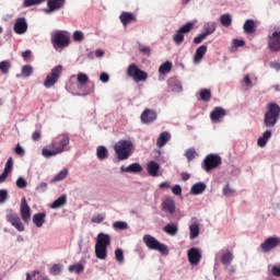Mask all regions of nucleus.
I'll return each mask as SVG.
<instances>
[{
    "label": "nucleus",
    "instance_id": "nucleus-33",
    "mask_svg": "<svg viewBox=\"0 0 280 280\" xmlns=\"http://www.w3.org/2000/svg\"><path fill=\"white\" fill-rule=\"evenodd\" d=\"M163 231L167 233V235H176V233H178V224L168 223L164 226Z\"/></svg>",
    "mask_w": 280,
    "mask_h": 280
},
{
    "label": "nucleus",
    "instance_id": "nucleus-49",
    "mask_svg": "<svg viewBox=\"0 0 280 280\" xmlns=\"http://www.w3.org/2000/svg\"><path fill=\"white\" fill-rule=\"evenodd\" d=\"M73 40L75 43H82V40H84V33H82L81 31H75L73 33Z\"/></svg>",
    "mask_w": 280,
    "mask_h": 280
},
{
    "label": "nucleus",
    "instance_id": "nucleus-18",
    "mask_svg": "<svg viewBox=\"0 0 280 280\" xmlns=\"http://www.w3.org/2000/svg\"><path fill=\"white\" fill-rule=\"evenodd\" d=\"M158 114L154 112V109H144L140 116V119L143 124H154V120L156 119Z\"/></svg>",
    "mask_w": 280,
    "mask_h": 280
},
{
    "label": "nucleus",
    "instance_id": "nucleus-4",
    "mask_svg": "<svg viewBox=\"0 0 280 280\" xmlns=\"http://www.w3.org/2000/svg\"><path fill=\"white\" fill-rule=\"evenodd\" d=\"M114 150L118 156V161H126L130 158L132 142L130 140H120L115 144Z\"/></svg>",
    "mask_w": 280,
    "mask_h": 280
},
{
    "label": "nucleus",
    "instance_id": "nucleus-50",
    "mask_svg": "<svg viewBox=\"0 0 280 280\" xmlns=\"http://www.w3.org/2000/svg\"><path fill=\"white\" fill-rule=\"evenodd\" d=\"M60 272H62V266L55 264L52 265V267L50 268V275H60Z\"/></svg>",
    "mask_w": 280,
    "mask_h": 280
},
{
    "label": "nucleus",
    "instance_id": "nucleus-34",
    "mask_svg": "<svg viewBox=\"0 0 280 280\" xmlns=\"http://www.w3.org/2000/svg\"><path fill=\"white\" fill-rule=\"evenodd\" d=\"M243 30L245 34H255V21L247 20L243 25Z\"/></svg>",
    "mask_w": 280,
    "mask_h": 280
},
{
    "label": "nucleus",
    "instance_id": "nucleus-62",
    "mask_svg": "<svg viewBox=\"0 0 280 280\" xmlns=\"http://www.w3.org/2000/svg\"><path fill=\"white\" fill-rule=\"evenodd\" d=\"M36 275H40V271L34 270V271H32V273L26 272V280H32V279H34V277H36Z\"/></svg>",
    "mask_w": 280,
    "mask_h": 280
},
{
    "label": "nucleus",
    "instance_id": "nucleus-44",
    "mask_svg": "<svg viewBox=\"0 0 280 280\" xmlns=\"http://www.w3.org/2000/svg\"><path fill=\"white\" fill-rule=\"evenodd\" d=\"M69 272H75L77 275H80L82 272H84V265L82 264H77V265H71L68 268Z\"/></svg>",
    "mask_w": 280,
    "mask_h": 280
},
{
    "label": "nucleus",
    "instance_id": "nucleus-55",
    "mask_svg": "<svg viewBox=\"0 0 280 280\" xmlns=\"http://www.w3.org/2000/svg\"><path fill=\"white\" fill-rule=\"evenodd\" d=\"M8 200V190L0 189V205H3Z\"/></svg>",
    "mask_w": 280,
    "mask_h": 280
},
{
    "label": "nucleus",
    "instance_id": "nucleus-11",
    "mask_svg": "<svg viewBox=\"0 0 280 280\" xmlns=\"http://www.w3.org/2000/svg\"><path fill=\"white\" fill-rule=\"evenodd\" d=\"M7 221L12 224L19 231L22 233V231H25V225L23 224V221H21V218H19V214L14 212L13 210H10L7 214Z\"/></svg>",
    "mask_w": 280,
    "mask_h": 280
},
{
    "label": "nucleus",
    "instance_id": "nucleus-14",
    "mask_svg": "<svg viewBox=\"0 0 280 280\" xmlns=\"http://www.w3.org/2000/svg\"><path fill=\"white\" fill-rule=\"evenodd\" d=\"M280 244L279 237H269L262 244H260V248L262 253H270V250H275L277 246Z\"/></svg>",
    "mask_w": 280,
    "mask_h": 280
},
{
    "label": "nucleus",
    "instance_id": "nucleus-60",
    "mask_svg": "<svg viewBox=\"0 0 280 280\" xmlns=\"http://www.w3.org/2000/svg\"><path fill=\"white\" fill-rule=\"evenodd\" d=\"M271 273L273 275V277H280V265H275L271 268Z\"/></svg>",
    "mask_w": 280,
    "mask_h": 280
},
{
    "label": "nucleus",
    "instance_id": "nucleus-53",
    "mask_svg": "<svg viewBox=\"0 0 280 280\" xmlns=\"http://www.w3.org/2000/svg\"><path fill=\"white\" fill-rule=\"evenodd\" d=\"M139 51L141 54H144V56H150V54H152V49H150V47L143 46V45L139 46Z\"/></svg>",
    "mask_w": 280,
    "mask_h": 280
},
{
    "label": "nucleus",
    "instance_id": "nucleus-32",
    "mask_svg": "<svg viewBox=\"0 0 280 280\" xmlns=\"http://www.w3.org/2000/svg\"><path fill=\"white\" fill-rule=\"evenodd\" d=\"M65 205H67V195H61L51 203L50 209H60V207H65Z\"/></svg>",
    "mask_w": 280,
    "mask_h": 280
},
{
    "label": "nucleus",
    "instance_id": "nucleus-13",
    "mask_svg": "<svg viewBox=\"0 0 280 280\" xmlns=\"http://www.w3.org/2000/svg\"><path fill=\"white\" fill-rule=\"evenodd\" d=\"M20 215L25 224H30V221L32 220V209L30 208V205H27L25 197L22 198Z\"/></svg>",
    "mask_w": 280,
    "mask_h": 280
},
{
    "label": "nucleus",
    "instance_id": "nucleus-29",
    "mask_svg": "<svg viewBox=\"0 0 280 280\" xmlns=\"http://www.w3.org/2000/svg\"><path fill=\"white\" fill-rule=\"evenodd\" d=\"M270 137H272V131L266 130L260 138L257 140V144L259 148H266V144L270 140Z\"/></svg>",
    "mask_w": 280,
    "mask_h": 280
},
{
    "label": "nucleus",
    "instance_id": "nucleus-54",
    "mask_svg": "<svg viewBox=\"0 0 280 280\" xmlns=\"http://www.w3.org/2000/svg\"><path fill=\"white\" fill-rule=\"evenodd\" d=\"M104 214H96L92 218V222L94 224H102V222H104Z\"/></svg>",
    "mask_w": 280,
    "mask_h": 280
},
{
    "label": "nucleus",
    "instance_id": "nucleus-41",
    "mask_svg": "<svg viewBox=\"0 0 280 280\" xmlns=\"http://www.w3.org/2000/svg\"><path fill=\"white\" fill-rule=\"evenodd\" d=\"M97 159L100 161H104V159H108V149L105 147H98L96 150Z\"/></svg>",
    "mask_w": 280,
    "mask_h": 280
},
{
    "label": "nucleus",
    "instance_id": "nucleus-47",
    "mask_svg": "<svg viewBox=\"0 0 280 280\" xmlns=\"http://www.w3.org/2000/svg\"><path fill=\"white\" fill-rule=\"evenodd\" d=\"M185 156H186L187 161H194V159H196V156H198V153L196 152L195 148H190L185 152Z\"/></svg>",
    "mask_w": 280,
    "mask_h": 280
},
{
    "label": "nucleus",
    "instance_id": "nucleus-39",
    "mask_svg": "<svg viewBox=\"0 0 280 280\" xmlns=\"http://www.w3.org/2000/svg\"><path fill=\"white\" fill-rule=\"evenodd\" d=\"M233 257L234 256L232 252H226L221 257V264H223V266H231V262L233 261Z\"/></svg>",
    "mask_w": 280,
    "mask_h": 280
},
{
    "label": "nucleus",
    "instance_id": "nucleus-58",
    "mask_svg": "<svg viewBox=\"0 0 280 280\" xmlns=\"http://www.w3.org/2000/svg\"><path fill=\"white\" fill-rule=\"evenodd\" d=\"M233 194H235V190L231 188V186L228 184L224 188H223V195L224 196H233Z\"/></svg>",
    "mask_w": 280,
    "mask_h": 280
},
{
    "label": "nucleus",
    "instance_id": "nucleus-31",
    "mask_svg": "<svg viewBox=\"0 0 280 280\" xmlns=\"http://www.w3.org/2000/svg\"><path fill=\"white\" fill-rule=\"evenodd\" d=\"M162 207L164 211H167V213H174L176 211V203L172 199L163 201Z\"/></svg>",
    "mask_w": 280,
    "mask_h": 280
},
{
    "label": "nucleus",
    "instance_id": "nucleus-7",
    "mask_svg": "<svg viewBox=\"0 0 280 280\" xmlns=\"http://www.w3.org/2000/svg\"><path fill=\"white\" fill-rule=\"evenodd\" d=\"M84 86H88V90L83 92V95H91V93L95 91V84L89 81V75L80 72L77 75V88L79 89V91H82Z\"/></svg>",
    "mask_w": 280,
    "mask_h": 280
},
{
    "label": "nucleus",
    "instance_id": "nucleus-26",
    "mask_svg": "<svg viewBox=\"0 0 280 280\" xmlns=\"http://www.w3.org/2000/svg\"><path fill=\"white\" fill-rule=\"evenodd\" d=\"M45 218H47V214L45 212H39L33 215V223L35 226L40 229L45 224Z\"/></svg>",
    "mask_w": 280,
    "mask_h": 280
},
{
    "label": "nucleus",
    "instance_id": "nucleus-15",
    "mask_svg": "<svg viewBox=\"0 0 280 280\" xmlns=\"http://www.w3.org/2000/svg\"><path fill=\"white\" fill-rule=\"evenodd\" d=\"M187 257L191 266H198L200 264V259H202V254L200 253V249L191 247L187 253Z\"/></svg>",
    "mask_w": 280,
    "mask_h": 280
},
{
    "label": "nucleus",
    "instance_id": "nucleus-30",
    "mask_svg": "<svg viewBox=\"0 0 280 280\" xmlns=\"http://www.w3.org/2000/svg\"><path fill=\"white\" fill-rule=\"evenodd\" d=\"M172 139V135L167 131H163L160 137L158 138L156 145L158 148H163Z\"/></svg>",
    "mask_w": 280,
    "mask_h": 280
},
{
    "label": "nucleus",
    "instance_id": "nucleus-46",
    "mask_svg": "<svg viewBox=\"0 0 280 280\" xmlns=\"http://www.w3.org/2000/svg\"><path fill=\"white\" fill-rule=\"evenodd\" d=\"M34 73V68L30 65H25L22 67V78H30Z\"/></svg>",
    "mask_w": 280,
    "mask_h": 280
},
{
    "label": "nucleus",
    "instance_id": "nucleus-16",
    "mask_svg": "<svg viewBox=\"0 0 280 280\" xmlns=\"http://www.w3.org/2000/svg\"><path fill=\"white\" fill-rule=\"evenodd\" d=\"M57 142L51 141L48 147H45L42 150V154L45 156V159H49L51 156H56L57 154H61V149L56 148Z\"/></svg>",
    "mask_w": 280,
    "mask_h": 280
},
{
    "label": "nucleus",
    "instance_id": "nucleus-19",
    "mask_svg": "<svg viewBox=\"0 0 280 280\" xmlns=\"http://www.w3.org/2000/svg\"><path fill=\"white\" fill-rule=\"evenodd\" d=\"M13 32L19 35L25 34L27 32V20L25 18H18L13 26Z\"/></svg>",
    "mask_w": 280,
    "mask_h": 280
},
{
    "label": "nucleus",
    "instance_id": "nucleus-22",
    "mask_svg": "<svg viewBox=\"0 0 280 280\" xmlns=\"http://www.w3.org/2000/svg\"><path fill=\"white\" fill-rule=\"evenodd\" d=\"M120 172H126L127 174H139L143 172V167L139 163H132L129 166H121Z\"/></svg>",
    "mask_w": 280,
    "mask_h": 280
},
{
    "label": "nucleus",
    "instance_id": "nucleus-23",
    "mask_svg": "<svg viewBox=\"0 0 280 280\" xmlns=\"http://www.w3.org/2000/svg\"><path fill=\"white\" fill-rule=\"evenodd\" d=\"M95 245L108 248V246H110V235L98 233Z\"/></svg>",
    "mask_w": 280,
    "mask_h": 280
},
{
    "label": "nucleus",
    "instance_id": "nucleus-21",
    "mask_svg": "<svg viewBox=\"0 0 280 280\" xmlns=\"http://www.w3.org/2000/svg\"><path fill=\"white\" fill-rule=\"evenodd\" d=\"M223 117H226V109L222 108V107H215L211 113H210V119L211 121H213L214 124H218V121H220V119H222Z\"/></svg>",
    "mask_w": 280,
    "mask_h": 280
},
{
    "label": "nucleus",
    "instance_id": "nucleus-57",
    "mask_svg": "<svg viewBox=\"0 0 280 280\" xmlns=\"http://www.w3.org/2000/svg\"><path fill=\"white\" fill-rule=\"evenodd\" d=\"M205 38H207V34L201 33L197 37L194 38V44L200 45V43H202V40H205Z\"/></svg>",
    "mask_w": 280,
    "mask_h": 280
},
{
    "label": "nucleus",
    "instance_id": "nucleus-28",
    "mask_svg": "<svg viewBox=\"0 0 280 280\" xmlns=\"http://www.w3.org/2000/svg\"><path fill=\"white\" fill-rule=\"evenodd\" d=\"M206 189H207L206 183H197L192 185L190 189V194H192L194 196H200V194H203Z\"/></svg>",
    "mask_w": 280,
    "mask_h": 280
},
{
    "label": "nucleus",
    "instance_id": "nucleus-59",
    "mask_svg": "<svg viewBox=\"0 0 280 280\" xmlns=\"http://www.w3.org/2000/svg\"><path fill=\"white\" fill-rule=\"evenodd\" d=\"M172 91L174 93H180V91H183V85L180 82H175V84L172 86Z\"/></svg>",
    "mask_w": 280,
    "mask_h": 280
},
{
    "label": "nucleus",
    "instance_id": "nucleus-61",
    "mask_svg": "<svg viewBox=\"0 0 280 280\" xmlns=\"http://www.w3.org/2000/svg\"><path fill=\"white\" fill-rule=\"evenodd\" d=\"M172 191L175 196H180V194H183V188H180L179 185H175L173 188H172Z\"/></svg>",
    "mask_w": 280,
    "mask_h": 280
},
{
    "label": "nucleus",
    "instance_id": "nucleus-27",
    "mask_svg": "<svg viewBox=\"0 0 280 280\" xmlns=\"http://www.w3.org/2000/svg\"><path fill=\"white\" fill-rule=\"evenodd\" d=\"M95 256L97 259H106L108 257V247L95 245Z\"/></svg>",
    "mask_w": 280,
    "mask_h": 280
},
{
    "label": "nucleus",
    "instance_id": "nucleus-17",
    "mask_svg": "<svg viewBox=\"0 0 280 280\" xmlns=\"http://www.w3.org/2000/svg\"><path fill=\"white\" fill-rule=\"evenodd\" d=\"M55 141L57 144L55 145V148L57 150H61V153L65 152V149L67 148V145H69L70 143V139H69V133H61L59 135Z\"/></svg>",
    "mask_w": 280,
    "mask_h": 280
},
{
    "label": "nucleus",
    "instance_id": "nucleus-8",
    "mask_svg": "<svg viewBox=\"0 0 280 280\" xmlns=\"http://www.w3.org/2000/svg\"><path fill=\"white\" fill-rule=\"evenodd\" d=\"M128 78H132L136 82H145L148 80V72L139 69L137 63H131L127 69Z\"/></svg>",
    "mask_w": 280,
    "mask_h": 280
},
{
    "label": "nucleus",
    "instance_id": "nucleus-25",
    "mask_svg": "<svg viewBox=\"0 0 280 280\" xmlns=\"http://www.w3.org/2000/svg\"><path fill=\"white\" fill-rule=\"evenodd\" d=\"M149 176H159V171L161 170V166L155 161H151L148 163L147 166Z\"/></svg>",
    "mask_w": 280,
    "mask_h": 280
},
{
    "label": "nucleus",
    "instance_id": "nucleus-37",
    "mask_svg": "<svg viewBox=\"0 0 280 280\" xmlns=\"http://www.w3.org/2000/svg\"><path fill=\"white\" fill-rule=\"evenodd\" d=\"M189 231H190V240H196V237H198V235H200V224L192 223L189 226Z\"/></svg>",
    "mask_w": 280,
    "mask_h": 280
},
{
    "label": "nucleus",
    "instance_id": "nucleus-5",
    "mask_svg": "<svg viewBox=\"0 0 280 280\" xmlns=\"http://www.w3.org/2000/svg\"><path fill=\"white\" fill-rule=\"evenodd\" d=\"M143 242L145 246L150 248V250H158L161 255H170V249H167V245L159 242L154 238V236L145 234L143 236Z\"/></svg>",
    "mask_w": 280,
    "mask_h": 280
},
{
    "label": "nucleus",
    "instance_id": "nucleus-52",
    "mask_svg": "<svg viewBox=\"0 0 280 280\" xmlns=\"http://www.w3.org/2000/svg\"><path fill=\"white\" fill-rule=\"evenodd\" d=\"M16 187H19V189H25V187H27V180L23 177H19L16 179Z\"/></svg>",
    "mask_w": 280,
    "mask_h": 280
},
{
    "label": "nucleus",
    "instance_id": "nucleus-6",
    "mask_svg": "<svg viewBox=\"0 0 280 280\" xmlns=\"http://www.w3.org/2000/svg\"><path fill=\"white\" fill-rule=\"evenodd\" d=\"M222 165V158L218 154H209L205 158L202 162V168L205 172H211V170H217Z\"/></svg>",
    "mask_w": 280,
    "mask_h": 280
},
{
    "label": "nucleus",
    "instance_id": "nucleus-48",
    "mask_svg": "<svg viewBox=\"0 0 280 280\" xmlns=\"http://www.w3.org/2000/svg\"><path fill=\"white\" fill-rule=\"evenodd\" d=\"M115 259L118 261V264H124V249L117 248L115 250Z\"/></svg>",
    "mask_w": 280,
    "mask_h": 280
},
{
    "label": "nucleus",
    "instance_id": "nucleus-56",
    "mask_svg": "<svg viewBox=\"0 0 280 280\" xmlns=\"http://www.w3.org/2000/svg\"><path fill=\"white\" fill-rule=\"evenodd\" d=\"M232 45L237 49L238 47H244L246 42H244V39H233Z\"/></svg>",
    "mask_w": 280,
    "mask_h": 280
},
{
    "label": "nucleus",
    "instance_id": "nucleus-43",
    "mask_svg": "<svg viewBox=\"0 0 280 280\" xmlns=\"http://www.w3.org/2000/svg\"><path fill=\"white\" fill-rule=\"evenodd\" d=\"M202 102H211V90L202 89L199 92Z\"/></svg>",
    "mask_w": 280,
    "mask_h": 280
},
{
    "label": "nucleus",
    "instance_id": "nucleus-9",
    "mask_svg": "<svg viewBox=\"0 0 280 280\" xmlns=\"http://www.w3.org/2000/svg\"><path fill=\"white\" fill-rule=\"evenodd\" d=\"M60 75H62V66H56L51 69L50 73L47 74L46 80L44 81V86L46 89H51L58 80H60Z\"/></svg>",
    "mask_w": 280,
    "mask_h": 280
},
{
    "label": "nucleus",
    "instance_id": "nucleus-40",
    "mask_svg": "<svg viewBox=\"0 0 280 280\" xmlns=\"http://www.w3.org/2000/svg\"><path fill=\"white\" fill-rule=\"evenodd\" d=\"M170 71H172V62L170 61H165L159 68V73H161V75H165V73H170Z\"/></svg>",
    "mask_w": 280,
    "mask_h": 280
},
{
    "label": "nucleus",
    "instance_id": "nucleus-2",
    "mask_svg": "<svg viewBox=\"0 0 280 280\" xmlns=\"http://www.w3.org/2000/svg\"><path fill=\"white\" fill-rule=\"evenodd\" d=\"M51 45L56 51H62V49L71 45V34L67 31H57L51 36Z\"/></svg>",
    "mask_w": 280,
    "mask_h": 280
},
{
    "label": "nucleus",
    "instance_id": "nucleus-51",
    "mask_svg": "<svg viewBox=\"0 0 280 280\" xmlns=\"http://www.w3.org/2000/svg\"><path fill=\"white\" fill-rule=\"evenodd\" d=\"M14 165V161L12 160V158H9L7 163H5V167H4V173L9 174L10 172H12V167Z\"/></svg>",
    "mask_w": 280,
    "mask_h": 280
},
{
    "label": "nucleus",
    "instance_id": "nucleus-45",
    "mask_svg": "<svg viewBox=\"0 0 280 280\" xmlns=\"http://www.w3.org/2000/svg\"><path fill=\"white\" fill-rule=\"evenodd\" d=\"M113 229H115V231H126V229H128V223L125 221H116L113 223Z\"/></svg>",
    "mask_w": 280,
    "mask_h": 280
},
{
    "label": "nucleus",
    "instance_id": "nucleus-1",
    "mask_svg": "<svg viewBox=\"0 0 280 280\" xmlns=\"http://www.w3.org/2000/svg\"><path fill=\"white\" fill-rule=\"evenodd\" d=\"M280 117V106L277 103H268L265 113L264 124L266 128H275Z\"/></svg>",
    "mask_w": 280,
    "mask_h": 280
},
{
    "label": "nucleus",
    "instance_id": "nucleus-20",
    "mask_svg": "<svg viewBox=\"0 0 280 280\" xmlns=\"http://www.w3.org/2000/svg\"><path fill=\"white\" fill-rule=\"evenodd\" d=\"M119 21L120 23H122L124 27H128L130 23H137V16H135V14H132L131 12L124 11L119 15Z\"/></svg>",
    "mask_w": 280,
    "mask_h": 280
},
{
    "label": "nucleus",
    "instance_id": "nucleus-24",
    "mask_svg": "<svg viewBox=\"0 0 280 280\" xmlns=\"http://www.w3.org/2000/svg\"><path fill=\"white\" fill-rule=\"evenodd\" d=\"M205 54H207V46L206 45L199 46L194 56L195 65H198L205 58Z\"/></svg>",
    "mask_w": 280,
    "mask_h": 280
},
{
    "label": "nucleus",
    "instance_id": "nucleus-38",
    "mask_svg": "<svg viewBox=\"0 0 280 280\" xmlns=\"http://www.w3.org/2000/svg\"><path fill=\"white\" fill-rule=\"evenodd\" d=\"M220 21H221V25H223V27H231V25L233 23V18H231V14L225 13L220 16Z\"/></svg>",
    "mask_w": 280,
    "mask_h": 280
},
{
    "label": "nucleus",
    "instance_id": "nucleus-10",
    "mask_svg": "<svg viewBox=\"0 0 280 280\" xmlns=\"http://www.w3.org/2000/svg\"><path fill=\"white\" fill-rule=\"evenodd\" d=\"M191 30H194V22H187L184 26L179 27L173 36L174 44L183 45L185 43V34H189Z\"/></svg>",
    "mask_w": 280,
    "mask_h": 280
},
{
    "label": "nucleus",
    "instance_id": "nucleus-12",
    "mask_svg": "<svg viewBox=\"0 0 280 280\" xmlns=\"http://www.w3.org/2000/svg\"><path fill=\"white\" fill-rule=\"evenodd\" d=\"M268 48L270 51H280V30L268 35Z\"/></svg>",
    "mask_w": 280,
    "mask_h": 280
},
{
    "label": "nucleus",
    "instance_id": "nucleus-64",
    "mask_svg": "<svg viewBox=\"0 0 280 280\" xmlns=\"http://www.w3.org/2000/svg\"><path fill=\"white\" fill-rule=\"evenodd\" d=\"M40 137H42L40 131H35L32 135L33 141H40Z\"/></svg>",
    "mask_w": 280,
    "mask_h": 280
},
{
    "label": "nucleus",
    "instance_id": "nucleus-63",
    "mask_svg": "<svg viewBox=\"0 0 280 280\" xmlns=\"http://www.w3.org/2000/svg\"><path fill=\"white\" fill-rule=\"evenodd\" d=\"M36 189H37V191H42V192L47 191V183H45V182L40 183V184L37 186Z\"/></svg>",
    "mask_w": 280,
    "mask_h": 280
},
{
    "label": "nucleus",
    "instance_id": "nucleus-36",
    "mask_svg": "<svg viewBox=\"0 0 280 280\" xmlns=\"http://www.w3.org/2000/svg\"><path fill=\"white\" fill-rule=\"evenodd\" d=\"M215 30H217L215 22H208L207 24L203 25V34H206V36H211V34H213Z\"/></svg>",
    "mask_w": 280,
    "mask_h": 280
},
{
    "label": "nucleus",
    "instance_id": "nucleus-35",
    "mask_svg": "<svg viewBox=\"0 0 280 280\" xmlns=\"http://www.w3.org/2000/svg\"><path fill=\"white\" fill-rule=\"evenodd\" d=\"M10 69H12V62H10V60H3L0 62V71L3 75H8V73H10Z\"/></svg>",
    "mask_w": 280,
    "mask_h": 280
},
{
    "label": "nucleus",
    "instance_id": "nucleus-3",
    "mask_svg": "<svg viewBox=\"0 0 280 280\" xmlns=\"http://www.w3.org/2000/svg\"><path fill=\"white\" fill-rule=\"evenodd\" d=\"M40 3H45V0H24L23 5L24 8H32V5H40ZM65 3H67V0H48V10H46L47 14L62 10V8H65Z\"/></svg>",
    "mask_w": 280,
    "mask_h": 280
},
{
    "label": "nucleus",
    "instance_id": "nucleus-42",
    "mask_svg": "<svg viewBox=\"0 0 280 280\" xmlns=\"http://www.w3.org/2000/svg\"><path fill=\"white\" fill-rule=\"evenodd\" d=\"M69 175V170L65 168L63 171L59 172L52 179L51 183H59V180H65Z\"/></svg>",
    "mask_w": 280,
    "mask_h": 280
}]
</instances>
